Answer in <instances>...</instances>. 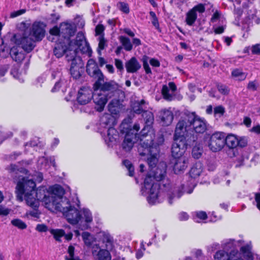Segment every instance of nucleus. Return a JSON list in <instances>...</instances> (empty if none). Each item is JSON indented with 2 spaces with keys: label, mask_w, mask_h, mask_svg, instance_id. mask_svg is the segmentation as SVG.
Instances as JSON below:
<instances>
[{
  "label": "nucleus",
  "mask_w": 260,
  "mask_h": 260,
  "mask_svg": "<svg viewBox=\"0 0 260 260\" xmlns=\"http://www.w3.org/2000/svg\"><path fill=\"white\" fill-rule=\"evenodd\" d=\"M154 178L151 172L147 175L144 182V186L141 189L143 196L148 194L147 201L150 204L153 205L162 201L166 196L168 197V202L172 204L176 199H179L183 194L184 185L176 186L171 183L169 181L166 183H154Z\"/></svg>",
  "instance_id": "f257e3e1"
},
{
  "label": "nucleus",
  "mask_w": 260,
  "mask_h": 260,
  "mask_svg": "<svg viewBox=\"0 0 260 260\" xmlns=\"http://www.w3.org/2000/svg\"><path fill=\"white\" fill-rule=\"evenodd\" d=\"M36 183L32 179H28L22 177L18 182L16 187V193L17 199L19 201H23V197L27 205L31 207L34 210L30 211L29 214L34 217H39V213L37 209L39 206V201L42 200H38L35 196Z\"/></svg>",
  "instance_id": "f03ea898"
},
{
  "label": "nucleus",
  "mask_w": 260,
  "mask_h": 260,
  "mask_svg": "<svg viewBox=\"0 0 260 260\" xmlns=\"http://www.w3.org/2000/svg\"><path fill=\"white\" fill-rule=\"evenodd\" d=\"M74 51L76 55L79 51H80L82 54H86L88 56L91 55L92 50L89 44L86 41L84 34L81 31L78 32L75 42L72 46L70 44H68L66 41L59 42L56 44L53 52L57 58H60L63 55H66L67 58L68 54L72 56L69 52Z\"/></svg>",
  "instance_id": "7ed1b4c3"
},
{
  "label": "nucleus",
  "mask_w": 260,
  "mask_h": 260,
  "mask_svg": "<svg viewBox=\"0 0 260 260\" xmlns=\"http://www.w3.org/2000/svg\"><path fill=\"white\" fill-rule=\"evenodd\" d=\"M50 192L45 194V190L39 189L35 190V197L38 200H42L45 206L48 210L55 212L60 210L61 208L62 203L65 200H69L63 197L64 191L63 188L59 185L56 184L49 188Z\"/></svg>",
  "instance_id": "20e7f679"
},
{
  "label": "nucleus",
  "mask_w": 260,
  "mask_h": 260,
  "mask_svg": "<svg viewBox=\"0 0 260 260\" xmlns=\"http://www.w3.org/2000/svg\"><path fill=\"white\" fill-rule=\"evenodd\" d=\"M249 245L242 246L240 252L237 250H232L229 253L223 250L217 251L214 255L216 260H253V254Z\"/></svg>",
  "instance_id": "39448f33"
},
{
  "label": "nucleus",
  "mask_w": 260,
  "mask_h": 260,
  "mask_svg": "<svg viewBox=\"0 0 260 260\" xmlns=\"http://www.w3.org/2000/svg\"><path fill=\"white\" fill-rule=\"evenodd\" d=\"M184 117H182L176 124L174 138L186 140L190 136L195 137V143L197 140V135L192 134L191 132V123L188 119V112L184 114Z\"/></svg>",
  "instance_id": "423d86ee"
},
{
  "label": "nucleus",
  "mask_w": 260,
  "mask_h": 260,
  "mask_svg": "<svg viewBox=\"0 0 260 260\" xmlns=\"http://www.w3.org/2000/svg\"><path fill=\"white\" fill-rule=\"evenodd\" d=\"M61 208L60 210H56L55 212H60L62 213L66 217L67 221L73 225L80 223V225L83 223V218L80 214V212L71 206L69 200H65L62 202Z\"/></svg>",
  "instance_id": "0eeeda50"
},
{
  "label": "nucleus",
  "mask_w": 260,
  "mask_h": 260,
  "mask_svg": "<svg viewBox=\"0 0 260 260\" xmlns=\"http://www.w3.org/2000/svg\"><path fill=\"white\" fill-rule=\"evenodd\" d=\"M195 137L190 136L186 140L174 138V142L172 146V156L176 158L182 157V155L185 152L188 146L194 145L195 143Z\"/></svg>",
  "instance_id": "6e6552de"
},
{
  "label": "nucleus",
  "mask_w": 260,
  "mask_h": 260,
  "mask_svg": "<svg viewBox=\"0 0 260 260\" xmlns=\"http://www.w3.org/2000/svg\"><path fill=\"white\" fill-rule=\"evenodd\" d=\"M94 88L95 90H99L100 92H102L109 99L119 94L121 91V86L114 80L105 82L104 79H103V81Z\"/></svg>",
  "instance_id": "1a4fd4ad"
},
{
  "label": "nucleus",
  "mask_w": 260,
  "mask_h": 260,
  "mask_svg": "<svg viewBox=\"0 0 260 260\" xmlns=\"http://www.w3.org/2000/svg\"><path fill=\"white\" fill-rule=\"evenodd\" d=\"M13 40L17 45L20 46L27 53L31 52L36 46L35 41L28 35H27L26 32L22 35L20 34L14 35Z\"/></svg>",
  "instance_id": "9d476101"
},
{
  "label": "nucleus",
  "mask_w": 260,
  "mask_h": 260,
  "mask_svg": "<svg viewBox=\"0 0 260 260\" xmlns=\"http://www.w3.org/2000/svg\"><path fill=\"white\" fill-rule=\"evenodd\" d=\"M165 141L164 136L161 133H158L154 135L153 138L140 139V143L139 146H142L143 143H147V147L144 148H147L154 151V154H159V146L164 144Z\"/></svg>",
  "instance_id": "9b49d317"
},
{
  "label": "nucleus",
  "mask_w": 260,
  "mask_h": 260,
  "mask_svg": "<svg viewBox=\"0 0 260 260\" xmlns=\"http://www.w3.org/2000/svg\"><path fill=\"white\" fill-rule=\"evenodd\" d=\"M86 72L91 78L95 80L93 87L97 84H99L100 82L104 79V75L99 68L96 62L93 59H90L88 60L86 64Z\"/></svg>",
  "instance_id": "f8f14e48"
},
{
  "label": "nucleus",
  "mask_w": 260,
  "mask_h": 260,
  "mask_svg": "<svg viewBox=\"0 0 260 260\" xmlns=\"http://www.w3.org/2000/svg\"><path fill=\"white\" fill-rule=\"evenodd\" d=\"M69 52L72 56L68 54L67 60L68 61H71L70 68L71 74L74 78L78 79L81 76L80 70L82 69V59L81 57L77 56V54H76L75 51Z\"/></svg>",
  "instance_id": "ddd939ff"
},
{
  "label": "nucleus",
  "mask_w": 260,
  "mask_h": 260,
  "mask_svg": "<svg viewBox=\"0 0 260 260\" xmlns=\"http://www.w3.org/2000/svg\"><path fill=\"white\" fill-rule=\"evenodd\" d=\"M191 123V132L202 134L207 129V123L204 119L200 118L195 112H188V119Z\"/></svg>",
  "instance_id": "4468645a"
},
{
  "label": "nucleus",
  "mask_w": 260,
  "mask_h": 260,
  "mask_svg": "<svg viewBox=\"0 0 260 260\" xmlns=\"http://www.w3.org/2000/svg\"><path fill=\"white\" fill-rule=\"evenodd\" d=\"M148 144L143 143L142 146H139L138 149L139 154L141 156H147V163L150 168V171L155 169L156 165L158 162L157 156L158 154H154V151L146 148Z\"/></svg>",
  "instance_id": "2eb2a0df"
},
{
  "label": "nucleus",
  "mask_w": 260,
  "mask_h": 260,
  "mask_svg": "<svg viewBox=\"0 0 260 260\" xmlns=\"http://www.w3.org/2000/svg\"><path fill=\"white\" fill-rule=\"evenodd\" d=\"M225 134L222 132H216L210 137L208 146L213 152L218 151L223 147L225 145Z\"/></svg>",
  "instance_id": "dca6fc26"
},
{
  "label": "nucleus",
  "mask_w": 260,
  "mask_h": 260,
  "mask_svg": "<svg viewBox=\"0 0 260 260\" xmlns=\"http://www.w3.org/2000/svg\"><path fill=\"white\" fill-rule=\"evenodd\" d=\"M76 32V28L71 24L68 23H62L60 25V36L63 38V41L67 42L68 44L71 46L74 44L75 40H71V37L74 36Z\"/></svg>",
  "instance_id": "f3484780"
},
{
  "label": "nucleus",
  "mask_w": 260,
  "mask_h": 260,
  "mask_svg": "<svg viewBox=\"0 0 260 260\" xmlns=\"http://www.w3.org/2000/svg\"><path fill=\"white\" fill-rule=\"evenodd\" d=\"M45 25L41 22H34L30 29L28 35L36 41H40L45 36Z\"/></svg>",
  "instance_id": "a211bd4d"
},
{
  "label": "nucleus",
  "mask_w": 260,
  "mask_h": 260,
  "mask_svg": "<svg viewBox=\"0 0 260 260\" xmlns=\"http://www.w3.org/2000/svg\"><path fill=\"white\" fill-rule=\"evenodd\" d=\"M92 97V90L89 88L83 87L79 89L77 100L80 105H86L91 100Z\"/></svg>",
  "instance_id": "6ab92c4d"
},
{
  "label": "nucleus",
  "mask_w": 260,
  "mask_h": 260,
  "mask_svg": "<svg viewBox=\"0 0 260 260\" xmlns=\"http://www.w3.org/2000/svg\"><path fill=\"white\" fill-rule=\"evenodd\" d=\"M139 138L138 134H133L131 132H128L121 144L122 150L125 152L129 151L133 147L134 143L137 141Z\"/></svg>",
  "instance_id": "aec40b11"
},
{
  "label": "nucleus",
  "mask_w": 260,
  "mask_h": 260,
  "mask_svg": "<svg viewBox=\"0 0 260 260\" xmlns=\"http://www.w3.org/2000/svg\"><path fill=\"white\" fill-rule=\"evenodd\" d=\"M92 99L96 105L95 108L97 111L99 112H101L104 110L106 104L108 99H109V98H107V96L102 92L97 94H93Z\"/></svg>",
  "instance_id": "412c9836"
},
{
  "label": "nucleus",
  "mask_w": 260,
  "mask_h": 260,
  "mask_svg": "<svg viewBox=\"0 0 260 260\" xmlns=\"http://www.w3.org/2000/svg\"><path fill=\"white\" fill-rule=\"evenodd\" d=\"M142 115L144 118L145 125L141 131V133L142 136H144L149 132L150 126L153 123L154 116L151 112L146 110L144 111Z\"/></svg>",
  "instance_id": "4be33fe9"
},
{
  "label": "nucleus",
  "mask_w": 260,
  "mask_h": 260,
  "mask_svg": "<svg viewBox=\"0 0 260 260\" xmlns=\"http://www.w3.org/2000/svg\"><path fill=\"white\" fill-rule=\"evenodd\" d=\"M118 138V133L113 127H108L107 131V136L104 140L108 146H112V143L115 142Z\"/></svg>",
  "instance_id": "5701e85b"
},
{
  "label": "nucleus",
  "mask_w": 260,
  "mask_h": 260,
  "mask_svg": "<svg viewBox=\"0 0 260 260\" xmlns=\"http://www.w3.org/2000/svg\"><path fill=\"white\" fill-rule=\"evenodd\" d=\"M141 68V64L135 57H132L125 63V68L127 73H136Z\"/></svg>",
  "instance_id": "b1692460"
},
{
  "label": "nucleus",
  "mask_w": 260,
  "mask_h": 260,
  "mask_svg": "<svg viewBox=\"0 0 260 260\" xmlns=\"http://www.w3.org/2000/svg\"><path fill=\"white\" fill-rule=\"evenodd\" d=\"M159 117L162 125L168 126L172 123L174 119V115L171 111L165 109L160 112Z\"/></svg>",
  "instance_id": "393cba45"
},
{
  "label": "nucleus",
  "mask_w": 260,
  "mask_h": 260,
  "mask_svg": "<svg viewBox=\"0 0 260 260\" xmlns=\"http://www.w3.org/2000/svg\"><path fill=\"white\" fill-rule=\"evenodd\" d=\"M166 165L163 164L161 166V168L158 167L152 171H150V172L152 173L155 180L159 181L165 178L166 174Z\"/></svg>",
  "instance_id": "a878e982"
},
{
  "label": "nucleus",
  "mask_w": 260,
  "mask_h": 260,
  "mask_svg": "<svg viewBox=\"0 0 260 260\" xmlns=\"http://www.w3.org/2000/svg\"><path fill=\"white\" fill-rule=\"evenodd\" d=\"M10 54L12 59L17 62H21L24 58V54L22 51H19L18 47H12L10 51Z\"/></svg>",
  "instance_id": "bb28decb"
},
{
  "label": "nucleus",
  "mask_w": 260,
  "mask_h": 260,
  "mask_svg": "<svg viewBox=\"0 0 260 260\" xmlns=\"http://www.w3.org/2000/svg\"><path fill=\"white\" fill-rule=\"evenodd\" d=\"M186 167L187 161L184 157L177 158L174 166V171L175 173H179L184 170Z\"/></svg>",
  "instance_id": "cd10ccee"
},
{
  "label": "nucleus",
  "mask_w": 260,
  "mask_h": 260,
  "mask_svg": "<svg viewBox=\"0 0 260 260\" xmlns=\"http://www.w3.org/2000/svg\"><path fill=\"white\" fill-rule=\"evenodd\" d=\"M225 144L230 148H234L238 146V138L234 135L230 134L226 136L225 134Z\"/></svg>",
  "instance_id": "c85d7f7f"
},
{
  "label": "nucleus",
  "mask_w": 260,
  "mask_h": 260,
  "mask_svg": "<svg viewBox=\"0 0 260 260\" xmlns=\"http://www.w3.org/2000/svg\"><path fill=\"white\" fill-rule=\"evenodd\" d=\"M203 170L202 164L200 162L195 164L189 171V175L191 178H196L199 177Z\"/></svg>",
  "instance_id": "c756f323"
},
{
  "label": "nucleus",
  "mask_w": 260,
  "mask_h": 260,
  "mask_svg": "<svg viewBox=\"0 0 260 260\" xmlns=\"http://www.w3.org/2000/svg\"><path fill=\"white\" fill-rule=\"evenodd\" d=\"M82 213L84 215L83 218V222L85 221V223L83 224L82 230L86 229L88 228L87 223H90L92 221V216L91 212L87 209H83L82 210Z\"/></svg>",
  "instance_id": "7c9ffc66"
},
{
  "label": "nucleus",
  "mask_w": 260,
  "mask_h": 260,
  "mask_svg": "<svg viewBox=\"0 0 260 260\" xmlns=\"http://www.w3.org/2000/svg\"><path fill=\"white\" fill-rule=\"evenodd\" d=\"M145 103L146 102L144 100L134 103L133 106V110L134 112L139 114L141 113L143 114L144 111H145L144 109L146 108V107H145L144 106Z\"/></svg>",
  "instance_id": "2f4dec72"
},
{
  "label": "nucleus",
  "mask_w": 260,
  "mask_h": 260,
  "mask_svg": "<svg viewBox=\"0 0 260 260\" xmlns=\"http://www.w3.org/2000/svg\"><path fill=\"white\" fill-rule=\"evenodd\" d=\"M120 101L117 99H113L108 104V108L109 112L112 114H116L118 112Z\"/></svg>",
  "instance_id": "473e14b6"
},
{
  "label": "nucleus",
  "mask_w": 260,
  "mask_h": 260,
  "mask_svg": "<svg viewBox=\"0 0 260 260\" xmlns=\"http://www.w3.org/2000/svg\"><path fill=\"white\" fill-rule=\"evenodd\" d=\"M113 118L109 114H105L101 119L100 125L102 127L108 129V127H112L111 123L113 122Z\"/></svg>",
  "instance_id": "72a5a7b5"
},
{
  "label": "nucleus",
  "mask_w": 260,
  "mask_h": 260,
  "mask_svg": "<svg viewBox=\"0 0 260 260\" xmlns=\"http://www.w3.org/2000/svg\"><path fill=\"white\" fill-rule=\"evenodd\" d=\"M119 40L121 43L125 50L127 51H130L132 50L133 44L128 38L121 36L119 37Z\"/></svg>",
  "instance_id": "f704fd0d"
},
{
  "label": "nucleus",
  "mask_w": 260,
  "mask_h": 260,
  "mask_svg": "<svg viewBox=\"0 0 260 260\" xmlns=\"http://www.w3.org/2000/svg\"><path fill=\"white\" fill-rule=\"evenodd\" d=\"M197 19V14L191 9L186 14L185 22L187 25L192 26L196 21Z\"/></svg>",
  "instance_id": "c9c22d12"
},
{
  "label": "nucleus",
  "mask_w": 260,
  "mask_h": 260,
  "mask_svg": "<svg viewBox=\"0 0 260 260\" xmlns=\"http://www.w3.org/2000/svg\"><path fill=\"white\" fill-rule=\"evenodd\" d=\"M97 260H111V256L110 252L107 250L100 249L96 254Z\"/></svg>",
  "instance_id": "e433bc0d"
},
{
  "label": "nucleus",
  "mask_w": 260,
  "mask_h": 260,
  "mask_svg": "<svg viewBox=\"0 0 260 260\" xmlns=\"http://www.w3.org/2000/svg\"><path fill=\"white\" fill-rule=\"evenodd\" d=\"M162 94L164 99L168 101H171L174 99V92H170L169 87L167 85H164L161 90Z\"/></svg>",
  "instance_id": "4c0bfd02"
},
{
  "label": "nucleus",
  "mask_w": 260,
  "mask_h": 260,
  "mask_svg": "<svg viewBox=\"0 0 260 260\" xmlns=\"http://www.w3.org/2000/svg\"><path fill=\"white\" fill-rule=\"evenodd\" d=\"M49 231L54 238L59 242L61 241L60 238L65 235V232L62 229H51Z\"/></svg>",
  "instance_id": "58836bf2"
},
{
  "label": "nucleus",
  "mask_w": 260,
  "mask_h": 260,
  "mask_svg": "<svg viewBox=\"0 0 260 260\" xmlns=\"http://www.w3.org/2000/svg\"><path fill=\"white\" fill-rule=\"evenodd\" d=\"M50 36L48 37V39L52 42L54 41L55 38L61 37L60 36V28H59L57 26L53 27L50 30Z\"/></svg>",
  "instance_id": "ea45409f"
},
{
  "label": "nucleus",
  "mask_w": 260,
  "mask_h": 260,
  "mask_svg": "<svg viewBox=\"0 0 260 260\" xmlns=\"http://www.w3.org/2000/svg\"><path fill=\"white\" fill-rule=\"evenodd\" d=\"M74 247L72 245L69 246L68 249L69 255L65 256L66 260H81L78 256L74 255Z\"/></svg>",
  "instance_id": "a19ab883"
},
{
  "label": "nucleus",
  "mask_w": 260,
  "mask_h": 260,
  "mask_svg": "<svg viewBox=\"0 0 260 260\" xmlns=\"http://www.w3.org/2000/svg\"><path fill=\"white\" fill-rule=\"evenodd\" d=\"M99 40V43L97 51L98 54L99 55H101V50L104 49L105 47L107 46V41L105 40L103 36H100Z\"/></svg>",
  "instance_id": "79ce46f5"
},
{
  "label": "nucleus",
  "mask_w": 260,
  "mask_h": 260,
  "mask_svg": "<svg viewBox=\"0 0 260 260\" xmlns=\"http://www.w3.org/2000/svg\"><path fill=\"white\" fill-rule=\"evenodd\" d=\"M83 240L87 246H90L93 242L92 237L88 232H83L82 234Z\"/></svg>",
  "instance_id": "37998d69"
},
{
  "label": "nucleus",
  "mask_w": 260,
  "mask_h": 260,
  "mask_svg": "<svg viewBox=\"0 0 260 260\" xmlns=\"http://www.w3.org/2000/svg\"><path fill=\"white\" fill-rule=\"evenodd\" d=\"M11 222L13 225L21 230L25 229L27 227L26 224L19 219H13Z\"/></svg>",
  "instance_id": "c03bdc74"
},
{
  "label": "nucleus",
  "mask_w": 260,
  "mask_h": 260,
  "mask_svg": "<svg viewBox=\"0 0 260 260\" xmlns=\"http://www.w3.org/2000/svg\"><path fill=\"white\" fill-rule=\"evenodd\" d=\"M123 164L128 170V175L131 177L133 176L134 175V167L131 161L128 160H124L123 161Z\"/></svg>",
  "instance_id": "a18cd8bd"
},
{
  "label": "nucleus",
  "mask_w": 260,
  "mask_h": 260,
  "mask_svg": "<svg viewBox=\"0 0 260 260\" xmlns=\"http://www.w3.org/2000/svg\"><path fill=\"white\" fill-rule=\"evenodd\" d=\"M202 149L200 147L197 146H194L192 150V157L196 159L199 158L202 154Z\"/></svg>",
  "instance_id": "49530a36"
},
{
  "label": "nucleus",
  "mask_w": 260,
  "mask_h": 260,
  "mask_svg": "<svg viewBox=\"0 0 260 260\" xmlns=\"http://www.w3.org/2000/svg\"><path fill=\"white\" fill-rule=\"evenodd\" d=\"M117 6L118 8L123 13L128 14L129 12V9L127 4L120 2L117 3Z\"/></svg>",
  "instance_id": "de8ad7c7"
},
{
  "label": "nucleus",
  "mask_w": 260,
  "mask_h": 260,
  "mask_svg": "<svg viewBox=\"0 0 260 260\" xmlns=\"http://www.w3.org/2000/svg\"><path fill=\"white\" fill-rule=\"evenodd\" d=\"M104 242L106 243L107 249H111L113 244V238L109 235H105L104 237Z\"/></svg>",
  "instance_id": "09e8293b"
},
{
  "label": "nucleus",
  "mask_w": 260,
  "mask_h": 260,
  "mask_svg": "<svg viewBox=\"0 0 260 260\" xmlns=\"http://www.w3.org/2000/svg\"><path fill=\"white\" fill-rule=\"evenodd\" d=\"M232 74L233 76L239 78V80H244L246 78L245 74L238 69L234 70Z\"/></svg>",
  "instance_id": "8fccbe9b"
},
{
  "label": "nucleus",
  "mask_w": 260,
  "mask_h": 260,
  "mask_svg": "<svg viewBox=\"0 0 260 260\" xmlns=\"http://www.w3.org/2000/svg\"><path fill=\"white\" fill-rule=\"evenodd\" d=\"M217 89L219 92L222 94H228L230 91L229 88L225 85L218 84Z\"/></svg>",
  "instance_id": "3c124183"
},
{
  "label": "nucleus",
  "mask_w": 260,
  "mask_h": 260,
  "mask_svg": "<svg viewBox=\"0 0 260 260\" xmlns=\"http://www.w3.org/2000/svg\"><path fill=\"white\" fill-rule=\"evenodd\" d=\"M150 16L152 18V23L153 26L157 29L159 28V23L158 19L156 16L155 13L153 11H150Z\"/></svg>",
  "instance_id": "603ef678"
},
{
  "label": "nucleus",
  "mask_w": 260,
  "mask_h": 260,
  "mask_svg": "<svg viewBox=\"0 0 260 260\" xmlns=\"http://www.w3.org/2000/svg\"><path fill=\"white\" fill-rule=\"evenodd\" d=\"M191 10L194 11V12L196 13L197 12L200 13H203L205 12V5L202 4H198L196 6H195L194 7H193Z\"/></svg>",
  "instance_id": "864d4df0"
},
{
  "label": "nucleus",
  "mask_w": 260,
  "mask_h": 260,
  "mask_svg": "<svg viewBox=\"0 0 260 260\" xmlns=\"http://www.w3.org/2000/svg\"><path fill=\"white\" fill-rule=\"evenodd\" d=\"M238 145L241 148L247 146L248 143V138L246 137H241L239 139L238 138Z\"/></svg>",
  "instance_id": "5fc2aeb1"
},
{
  "label": "nucleus",
  "mask_w": 260,
  "mask_h": 260,
  "mask_svg": "<svg viewBox=\"0 0 260 260\" xmlns=\"http://www.w3.org/2000/svg\"><path fill=\"white\" fill-rule=\"evenodd\" d=\"M115 66L117 69V70L120 72H122L123 71V64L122 60L119 59L115 58L114 59Z\"/></svg>",
  "instance_id": "6e6d98bb"
},
{
  "label": "nucleus",
  "mask_w": 260,
  "mask_h": 260,
  "mask_svg": "<svg viewBox=\"0 0 260 260\" xmlns=\"http://www.w3.org/2000/svg\"><path fill=\"white\" fill-rule=\"evenodd\" d=\"M105 30V27L102 24H98L95 27V35L103 36V33Z\"/></svg>",
  "instance_id": "4d7b16f0"
},
{
  "label": "nucleus",
  "mask_w": 260,
  "mask_h": 260,
  "mask_svg": "<svg viewBox=\"0 0 260 260\" xmlns=\"http://www.w3.org/2000/svg\"><path fill=\"white\" fill-rule=\"evenodd\" d=\"M26 12L25 9H21L16 11H14L12 12L10 14V17L11 18H15L18 16H20L24 13H25Z\"/></svg>",
  "instance_id": "13d9d810"
},
{
  "label": "nucleus",
  "mask_w": 260,
  "mask_h": 260,
  "mask_svg": "<svg viewBox=\"0 0 260 260\" xmlns=\"http://www.w3.org/2000/svg\"><path fill=\"white\" fill-rule=\"evenodd\" d=\"M214 112L215 114H219L221 116L224 114L225 110L222 106H219L214 108Z\"/></svg>",
  "instance_id": "bf43d9fd"
},
{
  "label": "nucleus",
  "mask_w": 260,
  "mask_h": 260,
  "mask_svg": "<svg viewBox=\"0 0 260 260\" xmlns=\"http://www.w3.org/2000/svg\"><path fill=\"white\" fill-rule=\"evenodd\" d=\"M221 16V13L218 11L216 10L215 12L213 13L212 17L211 18V22L214 23L216 22L217 20H218Z\"/></svg>",
  "instance_id": "052dcab7"
},
{
  "label": "nucleus",
  "mask_w": 260,
  "mask_h": 260,
  "mask_svg": "<svg viewBox=\"0 0 260 260\" xmlns=\"http://www.w3.org/2000/svg\"><path fill=\"white\" fill-rule=\"evenodd\" d=\"M60 18V15L57 13H52L50 15V20L52 23H55Z\"/></svg>",
  "instance_id": "680f3d73"
},
{
  "label": "nucleus",
  "mask_w": 260,
  "mask_h": 260,
  "mask_svg": "<svg viewBox=\"0 0 260 260\" xmlns=\"http://www.w3.org/2000/svg\"><path fill=\"white\" fill-rule=\"evenodd\" d=\"M36 229L39 232H45L47 231L48 228L44 224H39L37 225Z\"/></svg>",
  "instance_id": "e2e57ef3"
},
{
  "label": "nucleus",
  "mask_w": 260,
  "mask_h": 260,
  "mask_svg": "<svg viewBox=\"0 0 260 260\" xmlns=\"http://www.w3.org/2000/svg\"><path fill=\"white\" fill-rule=\"evenodd\" d=\"M252 54L260 55V44L253 45L251 48Z\"/></svg>",
  "instance_id": "0e129e2a"
},
{
  "label": "nucleus",
  "mask_w": 260,
  "mask_h": 260,
  "mask_svg": "<svg viewBox=\"0 0 260 260\" xmlns=\"http://www.w3.org/2000/svg\"><path fill=\"white\" fill-rule=\"evenodd\" d=\"M196 215L197 218L202 220L206 219L207 217L206 213L204 211L197 212H196Z\"/></svg>",
  "instance_id": "69168bd1"
},
{
  "label": "nucleus",
  "mask_w": 260,
  "mask_h": 260,
  "mask_svg": "<svg viewBox=\"0 0 260 260\" xmlns=\"http://www.w3.org/2000/svg\"><path fill=\"white\" fill-rule=\"evenodd\" d=\"M189 216L186 212H181L179 214L178 218L180 221L187 220L188 219Z\"/></svg>",
  "instance_id": "338daca9"
},
{
  "label": "nucleus",
  "mask_w": 260,
  "mask_h": 260,
  "mask_svg": "<svg viewBox=\"0 0 260 260\" xmlns=\"http://www.w3.org/2000/svg\"><path fill=\"white\" fill-rule=\"evenodd\" d=\"M10 210L2 206H0V215L6 216L9 213Z\"/></svg>",
  "instance_id": "774afa93"
}]
</instances>
